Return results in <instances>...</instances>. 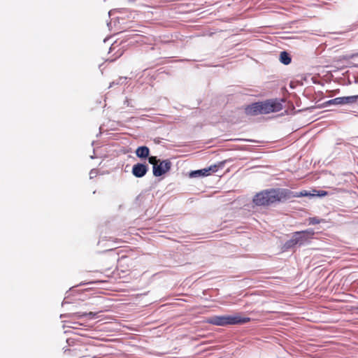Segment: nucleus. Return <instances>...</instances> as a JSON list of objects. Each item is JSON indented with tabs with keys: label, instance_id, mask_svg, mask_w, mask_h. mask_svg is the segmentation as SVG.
Segmentation results:
<instances>
[{
	"label": "nucleus",
	"instance_id": "nucleus-1",
	"mask_svg": "<svg viewBox=\"0 0 358 358\" xmlns=\"http://www.w3.org/2000/svg\"><path fill=\"white\" fill-rule=\"evenodd\" d=\"M306 193H294L285 188H270L257 193L252 201L257 206H270L292 198L302 197Z\"/></svg>",
	"mask_w": 358,
	"mask_h": 358
},
{
	"label": "nucleus",
	"instance_id": "nucleus-2",
	"mask_svg": "<svg viewBox=\"0 0 358 358\" xmlns=\"http://www.w3.org/2000/svg\"><path fill=\"white\" fill-rule=\"evenodd\" d=\"M282 109L281 101L275 99H267L264 101H258L248 105L245 108V113L248 115L255 116L257 115H266L271 113L279 112Z\"/></svg>",
	"mask_w": 358,
	"mask_h": 358
},
{
	"label": "nucleus",
	"instance_id": "nucleus-3",
	"mask_svg": "<svg viewBox=\"0 0 358 358\" xmlns=\"http://www.w3.org/2000/svg\"><path fill=\"white\" fill-rule=\"evenodd\" d=\"M315 231L313 229H308L303 231H299L292 233L290 239L287 240L282 245V250L287 251L296 246H303L310 243V240L314 238Z\"/></svg>",
	"mask_w": 358,
	"mask_h": 358
},
{
	"label": "nucleus",
	"instance_id": "nucleus-4",
	"mask_svg": "<svg viewBox=\"0 0 358 358\" xmlns=\"http://www.w3.org/2000/svg\"><path fill=\"white\" fill-rule=\"evenodd\" d=\"M251 319L248 317H242L240 314L234 315H213L207 319L208 324L225 327L228 325L243 324L249 322Z\"/></svg>",
	"mask_w": 358,
	"mask_h": 358
},
{
	"label": "nucleus",
	"instance_id": "nucleus-5",
	"mask_svg": "<svg viewBox=\"0 0 358 358\" xmlns=\"http://www.w3.org/2000/svg\"><path fill=\"white\" fill-rule=\"evenodd\" d=\"M355 103H358V94L336 97L324 102L323 105L324 106H329L330 105H351Z\"/></svg>",
	"mask_w": 358,
	"mask_h": 358
},
{
	"label": "nucleus",
	"instance_id": "nucleus-6",
	"mask_svg": "<svg viewBox=\"0 0 358 358\" xmlns=\"http://www.w3.org/2000/svg\"><path fill=\"white\" fill-rule=\"evenodd\" d=\"M171 168V162L169 159L159 162V164H154L152 166L153 175L159 177L169 171Z\"/></svg>",
	"mask_w": 358,
	"mask_h": 358
},
{
	"label": "nucleus",
	"instance_id": "nucleus-7",
	"mask_svg": "<svg viewBox=\"0 0 358 358\" xmlns=\"http://www.w3.org/2000/svg\"><path fill=\"white\" fill-rule=\"evenodd\" d=\"M149 170L148 166L145 163H137L133 165L131 173L136 178H143Z\"/></svg>",
	"mask_w": 358,
	"mask_h": 358
},
{
	"label": "nucleus",
	"instance_id": "nucleus-8",
	"mask_svg": "<svg viewBox=\"0 0 358 358\" xmlns=\"http://www.w3.org/2000/svg\"><path fill=\"white\" fill-rule=\"evenodd\" d=\"M97 313L94 312H89V313H81V312H77V313H66V314H62L60 315V318H83L85 317H89L90 319L96 317Z\"/></svg>",
	"mask_w": 358,
	"mask_h": 358
},
{
	"label": "nucleus",
	"instance_id": "nucleus-9",
	"mask_svg": "<svg viewBox=\"0 0 358 358\" xmlns=\"http://www.w3.org/2000/svg\"><path fill=\"white\" fill-rule=\"evenodd\" d=\"M136 155L140 159H146L150 155V149L145 145L139 146L136 150Z\"/></svg>",
	"mask_w": 358,
	"mask_h": 358
},
{
	"label": "nucleus",
	"instance_id": "nucleus-10",
	"mask_svg": "<svg viewBox=\"0 0 358 358\" xmlns=\"http://www.w3.org/2000/svg\"><path fill=\"white\" fill-rule=\"evenodd\" d=\"M297 193V192H296ZM298 193H306L305 195H302V196H309V197H314V196H318V197H322L326 195H327V192L324 190H313V193L310 192L303 190L301 192H298Z\"/></svg>",
	"mask_w": 358,
	"mask_h": 358
},
{
	"label": "nucleus",
	"instance_id": "nucleus-11",
	"mask_svg": "<svg viewBox=\"0 0 358 358\" xmlns=\"http://www.w3.org/2000/svg\"><path fill=\"white\" fill-rule=\"evenodd\" d=\"M208 176V171L206 170V168L202 169L192 171L189 173V176L190 178H200V177H204V176Z\"/></svg>",
	"mask_w": 358,
	"mask_h": 358
},
{
	"label": "nucleus",
	"instance_id": "nucleus-12",
	"mask_svg": "<svg viewBox=\"0 0 358 358\" xmlns=\"http://www.w3.org/2000/svg\"><path fill=\"white\" fill-rule=\"evenodd\" d=\"M279 60L282 64L288 65L292 62V57L287 52L282 51L280 54Z\"/></svg>",
	"mask_w": 358,
	"mask_h": 358
},
{
	"label": "nucleus",
	"instance_id": "nucleus-13",
	"mask_svg": "<svg viewBox=\"0 0 358 358\" xmlns=\"http://www.w3.org/2000/svg\"><path fill=\"white\" fill-rule=\"evenodd\" d=\"M224 162H220L217 165L213 164V165H211V166L206 168V170L208 171V176L210 175L212 173H215L216 171H217L219 168H222L224 166Z\"/></svg>",
	"mask_w": 358,
	"mask_h": 358
},
{
	"label": "nucleus",
	"instance_id": "nucleus-14",
	"mask_svg": "<svg viewBox=\"0 0 358 358\" xmlns=\"http://www.w3.org/2000/svg\"><path fill=\"white\" fill-rule=\"evenodd\" d=\"M127 77H120L117 80L113 81L110 83L109 87H112L114 85H122L127 80Z\"/></svg>",
	"mask_w": 358,
	"mask_h": 358
},
{
	"label": "nucleus",
	"instance_id": "nucleus-15",
	"mask_svg": "<svg viewBox=\"0 0 358 358\" xmlns=\"http://www.w3.org/2000/svg\"><path fill=\"white\" fill-rule=\"evenodd\" d=\"M323 221H324L323 219H320L317 217H309V219H308L309 224H312V225L320 224V223L322 222Z\"/></svg>",
	"mask_w": 358,
	"mask_h": 358
},
{
	"label": "nucleus",
	"instance_id": "nucleus-16",
	"mask_svg": "<svg viewBox=\"0 0 358 358\" xmlns=\"http://www.w3.org/2000/svg\"><path fill=\"white\" fill-rule=\"evenodd\" d=\"M148 162L151 164H156L155 162H160L159 159H157L156 157L154 156H148Z\"/></svg>",
	"mask_w": 358,
	"mask_h": 358
},
{
	"label": "nucleus",
	"instance_id": "nucleus-17",
	"mask_svg": "<svg viewBox=\"0 0 358 358\" xmlns=\"http://www.w3.org/2000/svg\"><path fill=\"white\" fill-rule=\"evenodd\" d=\"M96 176V171L95 169H92L90 172V178L92 179Z\"/></svg>",
	"mask_w": 358,
	"mask_h": 358
},
{
	"label": "nucleus",
	"instance_id": "nucleus-18",
	"mask_svg": "<svg viewBox=\"0 0 358 358\" xmlns=\"http://www.w3.org/2000/svg\"><path fill=\"white\" fill-rule=\"evenodd\" d=\"M120 49H119V50H117V56H116V58L120 57L122 55V53H123V52H122V51H120Z\"/></svg>",
	"mask_w": 358,
	"mask_h": 358
},
{
	"label": "nucleus",
	"instance_id": "nucleus-19",
	"mask_svg": "<svg viewBox=\"0 0 358 358\" xmlns=\"http://www.w3.org/2000/svg\"><path fill=\"white\" fill-rule=\"evenodd\" d=\"M352 77L354 78V83H358V76L353 75Z\"/></svg>",
	"mask_w": 358,
	"mask_h": 358
},
{
	"label": "nucleus",
	"instance_id": "nucleus-20",
	"mask_svg": "<svg viewBox=\"0 0 358 358\" xmlns=\"http://www.w3.org/2000/svg\"><path fill=\"white\" fill-rule=\"evenodd\" d=\"M116 47H117V45H112L111 47L110 48V52L115 50L116 48Z\"/></svg>",
	"mask_w": 358,
	"mask_h": 358
},
{
	"label": "nucleus",
	"instance_id": "nucleus-21",
	"mask_svg": "<svg viewBox=\"0 0 358 358\" xmlns=\"http://www.w3.org/2000/svg\"><path fill=\"white\" fill-rule=\"evenodd\" d=\"M124 104H127L128 106H130V102L128 99H127L125 101H124Z\"/></svg>",
	"mask_w": 358,
	"mask_h": 358
},
{
	"label": "nucleus",
	"instance_id": "nucleus-22",
	"mask_svg": "<svg viewBox=\"0 0 358 358\" xmlns=\"http://www.w3.org/2000/svg\"><path fill=\"white\" fill-rule=\"evenodd\" d=\"M356 55H355V54H352V55H350V56H348L347 57H348V59H350V58H353V57H354L355 56H356Z\"/></svg>",
	"mask_w": 358,
	"mask_h": 358
},
{
	"label": "nucleus",
	"instance_id": "nucleus-23",
	"mask_svg": "<svg viewBox=\"0 0 358 358\" xmlns=\"http://www.w3.org/2000/svg\"><path fill=\"white\" fill-rule=\"evenodd\" d=\"M66 303H69V302L67 301H66V299H64L62 302V306H64V304Z\"/></svg>",
	"mask_w": 358,
	"mask_h": 358
}]
</instances>
